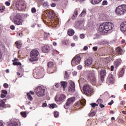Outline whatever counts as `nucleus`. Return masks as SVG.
I'll return each instance as SVG.
<instances>
[{
  "mask_svg": "<svg viewBox=\"0 0 126 126\" xmlns=\"http://www.w3.org/2000/svg\"><path fill=\"white\" fill-rule=\"evenodd\" d=\"M114 28V24L111 22H104L100 24L98 30L102 33H107Z\"/></svg>",
  "mask_w": 126,
  "mask_h": 126,
  "instance_id": "f257e3e1",
  "label": "nucleus"
},
{
  "mask_svg": "<svg viewBox=\"0 0 126 126\" xmlns=\"http://www.w3.org/2000/svg\"><path fill=\"white\" fill-rule=\"evenodd\" d=\"M87 80L90 81L93 85H96L97 80L96 79V77H95V73L92 71H89L87 75Z\"/></svg>",
  "mask_w": 126,
  "mask_h": 126,
  "instance_id": "f03ea898",
  "label": "nucleus"
},
{
  "mask_svg": "<svg viewBox=\"0 0 126 126\" xmlns=\"http://www.w3.org/2000/svg\"><path fill=\"white\" fill-rule=\"evenodd\" d=\"M39 51L36 49L32 50L30 53V62H37L39 60Z\"/></svg>",
  "mask_w": 126,
  "mask_h": 126,
  "instance_id": "7ed1b4c3",
  "label": "nucleus"
},
{
  "mask_svg": "<svg viewBox=\"0 0 126 126\" xmlns=\"http://www.w3.org/2000/svg\"><path fill=\"white\" fill-rule=\"evenodd\" d=\"M115 12L117 15H124L126 12V5L123 4L118 6L116 8Z\"/></svg>",
  "mask_w": 126,
  "mask_h": 126,
  "instance_id": "20e7f679",
  "label": "nucleus"
},
{
  "mask_svg": "<svg viewBox=\"0 0 126 126\" xmlns=\"http://www.w3.org/2000/svg\"><path fill=\"white\" fill-rule=\"evenodd\" d=\"M93 92V88L89 85H85L83 88V94H85L87 96H90Z\"/></svg>",
  "mask_w": 126,
  "mask_h": 126,
  "instance_id": "39448f33",
  "label": "nucleus"
},
{
  "mask_svg": "<svg viewBox=\"0 0 126 126\" xmlns=\"http://www.w3.org/2000/svg\"><path fill=\"white\" fill-rule=\"evenodd\" d=\"M13 22L16 25H22L23 20H22L21 14L17 13L13 18Z\"/></svg>",
  "mask_w": 126,
  "mask_h": 126,
  "instance_id": "423d86ee",
  "label": "nucleus"
},
{
  "mask_svg": "<svg viewBox=\"0 0 126 126\" xmlns=\"http://www.w3.org/2000/svg\"><path fill=\"white\" fill-rule=\"evenodd\" d=\"M45 91H46L45 88L38 87L36 89V94L38 97H43V96H45Z\"/></svg>",
  "mask_w": 126,
  "mask_h": 126,
  "instance_id": "0eeeda50",
  "label": "nucleus"
},
{
  "mask_svg": "<svg viewBox=\"0 0 126 126\" xmlns=\"http://www.w3.org/2000/svg\"><path fill=\"white\" fill-rule=\"evenodd\" d=\"M75 101V97H72L67 99L66 102L64 105V109L67 110L69 107H70L72 104H73V102Z\"/></svg>",
  "mask_w": 126,
  "mask_h": 126,
  "instance_id": "6e6552de",
  "label": "nucleus"
},
{
  "mask_svg": "<svg viewBox=\"0 0 126 126\" xmlns=\"http://www.w3.org/2000/svg\"><path fill=\"white\" fill-rule=\"evenodd\" d=\"M80 61H81L80 56H76L72 60L71 65L72 66H75L80 63Z\"/></svg>",
  "mask_w": 126,
  "mask_h": 126,
  "instance_id": "1a4fd4ad",
  "label": "nucleus"
},
{
  "mask_svg": "<svg viewBox=\"0 0 126 126\" xmlns=\"http://www.w3.org/2000/svg\"><path fill=\"white\" fill-rule=\"evenodd\" d=\"M69 86L68 88V91L69 93H74L75 92V84L74 82L70 81Z\"/></svg>",
  "mask_w": 126,
  "mask_h": 126,
  "instance_id": "9d476101",
  "label": "nucleus"
},
{
  "mask_svg": "<svg viewBox=\"0 0 126 126\" xmlns=\"http://www.w3.org/2000/svg\"><path fill=\"white\" fill-rule=\"evenodd\" d=\"M16 7L18 9V10H23V9L26 8V5L24 2L21 1L16 4Z\"/></svg>",
  "mask_w": 126,
  "mask_h": 126,
  "instance_id": "9b49d317",
  "label": "nucleus"
},
{
  "mask_svg": "<svg viewBox=\"0 0 126 126\" xmlns=\"http://www.w3.org/2000/svg\"><path fill=\"white\" fill-rule=\"evenodd\" d=\"M114 82L115 78H114V76L111 74H109L106 80V83L108 84H113Z\"/></svg>",
  "mask_w": 126,
  "mask_h": 126,
  "instance_id": "f8f14e48",
  "label": "nucleus"
},
{
  "mask_svg": "<svg viewBox=\"0 0 126 126\" xmlns=\"http://www.w3.org/2000/svg\"><path fill=\"white\" fill-rule=\"evenodd\" d=\"M100 74V80L102 82H103V81H105V77H106V75H107V72L106 70H101Z\"/></svg>",
  "mask_w": 126,
  "mask_h": 126,
  "instance_id": "ddd939ff",
  "label": "nucleus"
},
{
  "mask_svg": "<svg viewBox=\"0 0 126 126\" xmlns=\"http://www.w3.org/2000/svg\"><path fill=\"white\" fill-rule=\"evenodd\" d=\"M50 47L49 45H45L42 46L41 50L42 53H49L50 50Z\"/></svg>",
  "mask_w": 126,
  "mask_h": 126,
  "instance_id": "4468645a",
  "label": "nucleus"
},
{
  "mask_svg": "<svg viewBox=\"0 0 126 126\" xmlns=\"http://www.w3.org/2000/svg\"><path fill=\"white\" fill-rule=\"evenodd\" d=\"M65 98H66V96L65 95L63 94L60 95L59 98H57V97L55 98V101H57V102H63L65 101Z\"/></svg>",
  "mask_w": 126,
  "mask_h": 126,
  "instance_id": "2eb2a0df",
  "label": "nucleus"
},
{
  "mask_svg": "<svg viewBox=\"0 0 126 126\" xmlns=\"http://www.w3.org/2000/svg\"><path fill=\"white\" fill-rule=\"evenodd\" d=\"M93 63V59L92 58H89L85 61V64L87 66H90Z\"/></svg>",
  "mask_w": 126,
  "mask_h": 126,
  "instance_id": "dca6fc26",
  "label": "nucleus"
},
{
  "mask_svg": "<svg viewBox=\"0 0 126 126\" xmlns=\"http://www.w3.org/2000/svg\"><path fill=\"white\" fill-rule=\"evenodd\" d=\"M85 104H86V102H85V100H80L76 103V107L82 108L83 106H85Z\"/></svg>",
  "mask_w": 126,
  "mask_h": 126,
  "instance_id": "f3484780",
  "label": "nucleus"
},
{
  "mask_svg": "<svg viewBox=\"0 0 126 126\" xmlns=\"http://www.w3.org/2000/svg\"><path fill=\"white\" fill-rule=\"evenodd\" d=\"M48 16L51 20H53L55 18V16H56V13L54 12L53 11H50L48 12Z\"/></svg>",
  "mask_w": 126,
  "mask_h": 126,
  "instance_id": "a211bd4d",
  "label": "nucleus"
},
{
  "mask_svg": "<svg viewBox=\"0 0 126 126\" xmlns=\"http://www.w3.org/2000/svg\"><path fill=\"white\" fill-rule=\"evenodd\" d=\"M120 30L122 32H126V22H124L121 24Z\"/></svg>",
  "mask_w": 126,
  "mask_h": 126,
  "instance_id": "6ab92c4d",
  "label": "nucleus"
},
{
  "mask_svg": "<svg viewBox=\"0 0 126 126\" xmlns=\"http://www.w3.org/2000/svg\"><path fill=\"white\" fill-rule=\"evenodd\" d=\"M116 54L121 56V55H123L124 54V50L121 48V47H117L116 49Z\"/></svg>",
  "mask_w": 126,
  "mask_h": 126,
  "instance_id": "aec40b11",
  "label": "nucleus"
},
{
  "mask_svg": "<svg viewBox=\"0 0 126 126\" xmlns=\"http://www.w3.org/2000/svg\"><path fill=\"white\" fill-rule=\"evenodd\" d=\"M122 63V60L119 59H117L115 62H114V65L116 66V67H118L119 65H120Z\"/></svg>",
  "mask_w": 126,
  "mask_h": 126,
  "instance_id": "412c9836",
  "label": "nucleus"
},
{
  "mask_svg": "<svg viewBox=\"0 0 126 126\" xmlns=\"http://www.w3.org/2000/svg\"><path fill=\"white\" fill-rule=\"evenodd\" d=\"M90 1L92 4H98L102 1V0H90Z\"/></svg>",
  "mask_w": 126,
  "mask_h": 126,
  "instance_id": "4be33fe9",
  "label": "nucleus"
},
{
  "mask_svg": "<svg viewBox=\"0 0 126 126\" xmlns=\"http://www.w3.org/2000/svg\"><path fill=\"white\" fill-rule=\"evenodd\" d=\"M61 86L63 87V91H65V88H66V86H67V82L62 81L61 82Z\"/></svg>",
  "mask_w": 126,
  "mask_h": 126,
  "instance_id": "5701e85b",
  "label": "nucleus"
},
{
  "mask_svg": "<svg viewBox=\"0 0 126 126\" xmlns=\"http://www.w3.org/2000/svg\"><path fill=\"white\" fill-rule=\"evenodd\" d=\"M67 34L69 36H73L74 35V31L73 30L70 29L68 30Z\"/></svg>",
  "mask_w": 126,
  "mask_h": 126,
  "instance_id": "b1692460",
  "label": "nucleus"
},
{
  "mask_svg": "<svg viewBox=\"0 0 126 126\" xmlns=\"http://www.w3.org/2000/svg\"><path fill=\"white\" fill-rule=\"evenodd\" d=\"M124 73H125V68H123L122 69L119 71L118 73V75L119 77H122L124 76Z\"/></svg>",
  "mask_w": 126,
  "mask_h": 126,
  "instance_id": "393cba45",
  "label": "nucleus"
},
{
  "mask_svg": "<svg viewBox=\"0 0 126 126\" xmlns=\"http://www.w3.org/2000/svg\"><path fill=\"white\" fill-rule=\"evenodd\" d=\"M15 45L18 49H20L22 46V43H21L20 41H17L15 42Z\"/></svg>",
  "mask_w": 126,
  "mask_h": 126,
  "instance_id": "a878e982",
  "label": "nucleus"
},
{
  "mask_svg": "<svg viewBox=\"0 0 126 126\" xmlns=\"http://www.w3.org/2000/svg\"><path fill=\"white\" fill-rule=\"evenodd\" d=\"M0 107L1 108H6L5 103L2 100H0Z\"/></svg>",
  "mask_w": 126,
  "mask_h": 126,
  "instance_id": "bb28decb",
  "label": "nucleus"
},
{
  "mask_svg": "<svg viewBox=\"0 0 126 126\" xmlns=\"http://www.w3.org/2000/svg\"><path fill=\"white\" fill-rule=\"evenodd\" d=\"M78 13L77 12V10H75L74 12V14L72 16V19H75L77 17V15Z\"/></svg>",
  "mask_w": 126,
  "mask_h": 126,
  "instance_id": "cd10ccee",
  "label": "nucleus"
},
{
  "mask_svg": "<svg viewBox=\"0 0 126 126\" xmlns=\"http://www.w3.org/2000/svg\"><path fill=\"white\" fill-rule=\"evenodd\" d=\"M8 126H18V123L16 122H12L8 125Z\"/></svg>",
  "mask_w": 126,
  "mask_h": 126,
  "instance_id": "c85d7f7f",
  "label": "nucleus"
},
{
  "mask_svg": "<svg viewBox=\"0 0 126 126\" xmlns=\"http://www.w3.org/2000/svg\"><path fill=\"white\" fill-rule=\"evenodd\" d=\"M47 66L50 68H53L54 67V63H53L52 62H48L47 63Z\"/></svg>",
  "mask_w": 126,
  "mask_h": 126,
  "instance_id": "c756f323",
  "label": "nucleus"
},
{
  "mask_svg": "<svg viewBox=\"0 0 126 126\" xmlns=\"http://www.w3.org/2000/svg\"><path fill=\"white\" fill-rule=\"evenodd\" d=\"M27 96L28 97V100H30V101H32V100H33V97H32L31 94H30V93H27Z\"/></svg>",
  "mask_w": 126,
  "mask_h": 126,
  "instance_id": "7c9ffc66",
  "label": "nucleus"
},
{
  "mask_svg": "<svg viewBox=\"0 0 126 126\" xmlns=\"http://www.w3.org/2000/svg\"><path fill=\"white\" fill-rule=\"evenodd\" d=\"M64 77V78H66V79H68V78H69V75H68V73L67 72V71H66L65 72Z\"/></svg>",
  "mask_w": 126,
  "mask_h": 126,
  "instance_id": "2f4dec72",
  "label": "nucleus"
},
{
  "mask_svg": "<svg viewBox=\"0 0 126 126\" xmlns=\"http://www.w3.org/2000/svg\"><path fill=\"white\" fill-rule=\"evenodd\" d=\"M85 14H86V10L84 9L79 15V16H85Z\"/></svg>",
  "mask_w": 126,
  "mask_h": 126,
  "instance_id": "473e14b6",
  "label": "nucleus"
},
{
  "mask_svg": "<svg viewBox=\"0 0 126 126\" xmlns=\"http://www.w3.org/2000/svg\"><path fill=\"white\" fill-rule=\"evenodd\" d=\"M95 115H96V113H95V112L93 111V112H91L88 114V116H89V117H94V116H95Z\"/></svg>",
  "mask_w": 126,
  "mask_h": 126,
  "instance_id": "72a5a7b5",
  "label": "nucleus"
},
{
  "mask_svg": "<svg viewBox=\"0 0 126 126\" xmlns=\"http://www.w3.org/2000/svg\"><path fill=\"white\" fill-rule=\"evenodd\" d=\"M13 65H20V66H21V65H22L21 63L18 62L13 63Z\"/></svg>",
  "mask_w": 126,
  "mask_h": 126,
  "instance_id": "f704fd0d",
  "label": "nucleus"
},
{
  "mask_svg": "<svg viewBox=\"0 0 126 126\" xmlns=\"http://www.w3.org/2000/svg\"><path fill=\"white\" fill-rule=\"evenodd\" d=\"M91 105L94 109H95V107H98V104L96 103H92L91 104Z\"/></svg>",
  "mask_w": 126,
  "mask_h": 126,
  "instance_id": "c9c22d12",
  "label": "nucleus"
},
{
  "mask_svg": "<svg viewBox=\"0 0 126 126\" xmlns=\"http://www.w3.org/2000/svg\"><path fill=\"white\" fill-rule=\"evenodd\" d=\"M96 103L100 105V104H102V103H103V100L101 98H99L97 100Z\"/></svg>",
  "mask_w": 126,
  "mask_h": 126,
  "instance_id": "e433bc0d",
  "label": "nucleus"
},
{
  "mask_svg": "<svg viewBox=\"0 0 126 126\" xmlns=\"http://www.w3.org/2000/svg\"><path fill=\"white\" fill-rule=\"evenodd\" d=\"M49 107L51 109H54V108L56 107V104H49Z\"/></svg>",
  "mask_w": 126,
  "mask_h": 126,
  "instance_id": "4c0bfd02",
  "label": "nucleus"
},
{
  "mask_svg": "<svg viewBox=\"0 0 126 126\" xmlns=\"http://www.w3.org/2000/svg\"><path fill=\"white\" fill-rule=\"evenodd\" d=\"M102 5H108V1L104 0L102 1Z\"/></svg>",
  "mask_w": 126,
  "mask_h": 126,
  "instance_id": "58836bf2",
  "label": "nucleus"
},
{
  "mask_svg": "<svg viewBox=\"0 0 126 126\" xmlns=\"http://www.w3.org/2000/svg\"><path fill=\"white\" fill-rule=\"evenodd\" d=\"M54 117L55 118H58V117H59V112H58L55 111L54 113Z\"/></svg>",
  "mask_w": 126,
  "mask_h": 126,
  "instance_id": "ea45409f",
  "label": "nucleus"
},
{
  "mask_svg": "<svg viewBox=\"0 0 126 126\" xmlns=\"http://www.w3.org/2000/svg\"><path fill=\"white\" fill-rule=\"evenodd\" d=\"M21 115L24 118H26L27 114L26 112H21Z\"/></svg>",
  "mask_w": 126,
  "mask_h": 126,
  "instance_id": "a19ab883",
  "label": "nucleus"
},
{
  "mask_svg": "<svg viewBox=\"0 0 126 126\" xmlns=\"http://www.w3.org/2000/svg\"><path fill=\"white\" fill-rule=\"evenodd\" d=\"M31 11H32V13H35L36 11V8H35V7L32 8L31 9Z\"/></svg>",
  "mask_w": 126,
  "mask_h": 126,
  "instance_id": "79ce46f5",
  "label": "nucleus"
},
{
  "mask_svg": "<svg viewBox=\"0 0 126 126\" xmlns=\"http://www.w3.org/2000/svg\"><path fill=\"white\" fill-rule=\"evenodd\" d=\"M1 93H2L3 94H4L5 95H7V91H6V90H2L1 91Z\"/></svg>",
  "mask_w": 126,
  "mask_h": 126,
  "instance_id": "37998d69",
  "label": "nucleus"
},
{
  "mask_svg": "<svg viewBox=\"0 0 126 126\" xmlns=\"http://www.w3.org/2000/svg\"><path fill=\"white\" fill-rule=\"evenodd\" d=\"M4 6L0 7V11H1V12H3V11H4Z\"/></svg>",
  "mask_w": 126,
  "mask_h": 126,
  "instance_id": "c03bdc74",
  "label": "nucleus"
},
{
  "mask_svg": "<svg viewBox=\"0 0 126 126\" xmlns=\"http://www.w3.org/2000/svg\"><path fill=\"white\" fill-rule=\"evenodd\" d=\"M93 51H94V52H96V51H97V50H98V47L97 46H94V47H93Z\"/></svg>",
  "mask_w": 126,
  "mask_h": 126,
  "instance_id": "a18cd8bd",
  "label": "nucleus"
},
{
  "mask_svg": "<svg viewBox=\"0 0 126 126\" xmlns=\"http://www.w3.org/2000/svg\"><path fill=\"white\" fill-rule=\"evenodd\" d=\"M3 87H4V88H8V84L4 83L3 84Z\"/></svg>",
  "mask_w": 126,
  "mask_h": 126,
  "instance_id": "49530a36",
  "label": "nucleus"
},
{
  "mask_svg": "<svg viewBox=\"0 0 126 126\" xmlns=\"http://www.w3.org/2000/svg\"><path fill=\"white\" fill-rule=\"evenodd\" d=\"M112 104H114L113 100H111V101L108 103V105H109V106H111L112 105Z\"/></svg>",
  "mask_w": 126,
  "mask_h": 126,
  "instance_id": "de8ad7c7",
  "label": "nucleus"
},
{
  "mask_svg": "<svg viewBox=\"0 0 126 126\" xmlns=\"http://www.w3.org/2000/svg\"><path fill=\"white\" fill-rule=\"evenodd\" d=\"M10 28L11 29V30H14L15 29V27L14 25H11L10 26Z\"/></svg>",
  "mask_w": 126,
  "mask_h": 126,
  "instance_id": "09e8293b",
  "label": "nucleus"
},
{
  "mask_svg": "<svg viewBox=\"0 0 126 126\" xmlns=\"http://www.w3.org/2000/svg\"><path fill=\"white\" fill-rule=\"evenodd\" d=\"M43 6H44V7H46V6H47L48 5V2H44L43 4H42Z\"/></svg>",
  "mask_w": 126,
  "mask_h": 126,
  "instance_id": "8fccbe9b",
  "label": "nucleus"
},
{
  "mask_svg": "<svg viewBox=\"0 0 126 126\" xmlns=\"http://www.w3.org/2000/svg\"><path fill=\"white\" fill-rule=\"evenodd\" d=\"M73 39L75 41H77V40L78 39V37H77V36L76 35H74L73 36Z\"/></svg>",
  "mask_w": 126,
  "mask_h": 126,
  "instance_id": "3c124183",
  "label": "nucleus"
},
{
  "mask_svg": "<svg viewBox=\"0 0 126 126\" xmlns=\"http://www.w3.org/2000/svg\"><path fill=\"white\" fill-rule=\"evenodd\" d=\"M85 37V35H84V34H82L80 35V38H81V39H84Z\"/></svg>",
  "mask_w": 126,
  "mask_h": 126,
  "instance_id": "603ef678",
  "label": "nucleus"
},
{
  "mask_svg": "<svg viewBox=\"0 0 126 126\" xmlns=\"http://www.w3.org/2000/svg\"><path fill=\"white\" fill-rule=\"evenodd\" d=\"M60 86H61V84L59 83L55 85V87H56V88H59V87H60Z\"/></svg>",
  "mask_w": 126,
  "mask_h": 126,
  "instance_id": "864d4df0",
  "label": "nucleus"
},
{
  "mask_svg": "<svg viewBox=\"0 0 126 126\" xmlns=\"http://www.w3.org/2000/svg\"><path fill=\"white\" fill-rule=\"evenodd\" d=\"M0 97L1 98H5V97H6V95H5V94H1Z\"/></svg>",
  "mask_w": 126,
  "mask_h": 126,
  "instance_id": "5fc2aeb1",
  "label": "nucleus"
},
{
  "mask_svg": "<svg viewBox=\"0 0 126 126\" xmlns=\"http://www.w3.org/2000/svg\"><path fill=\"white\" fill-rule=\"evenodd\" d=\"M88 50V47L87 46H85L83 48V51H86Z\"/></svg>",
  "mask_w": 126,
  "mask_h": 126,
  "instance_id": "6e6d98bb",
  "label": "nucleus"
},
{
  "mask_svg": "<svg viewBox=\"0 0 126 126\" xmlns=\"http://www.w3.org/2000/svg\"><path fill=\"white\" fill-rule=\"evenodd\" d=\"M56 5L57 4H56L55 3H52L51 5V6H52V7H55Z\"/></svg>",
  "mask_w": 126,
  "mask_h": 126,
  "instance_id": "4d7b16f0",
  "label": "nucleus"
},
{
  "mask_svg": "<svg viewBox=\"0 0 126 126\" xmlns=\"http://www.w3.org/2000/svg\"><path fill=\"white\" fill-rule=\"evenodd\" d=\"M12 62L13 63H16L17 62H18V59L17 58H15L14 60H12Z\"/></svg>",
  "mask_w": 126,
  "mask_h": 126,
  "instance_id": "13d9d810",
  "label": "nucleus"
},
{
  "mask_svg": "<svg viewBox=\"0 0 126 126\" xmlns=\"http://www.w3.org/2000/svg\"><path fill=\"white\" fill-rule=\"evenodd\" d=\"M5 4L7 6H9L10 5V3L9 2H8V1H6L5 2Z\"/></svg>",
  "mask_w": 126,
  "mask_h": 126,
  "instance_id": "bf43d9fd",
  "label": "nucleus"
},
{
  "mask_svg": "<svg viewBox=\"0 0 126 126\" xmlns=\"http://www.w3.org/2000/svg\"><path fill=\"white\" fill-rule=\"evenodd\" d=\"M30 93V94L31 95H34L35 94V93L32 92V91H30L29 93Z\"/></svg>",
  "mask_w": 126,
  "mask_h": 126,
  "instance_id": "052dcab7",
  "label": "nucleus"
},
{
  "mask_svg": "<svg viewBox=\"0 0 126 126\" xmlns=\"http://www.w3.org/2000/svg\"><path fill=\"white\" fill-rule=\"evenodd\" d=\"M99 107H100V108H105V105L102 103H100V104H99Z\"/></svg>",
  "mask_w": 126,
  "mask_h": 126,
  "instance_id": "680f3d73",
  "label": "nucleus"
},
{
  "mask_svg": "<svg viewBox=\"0 0 126 126\" xmlns=\"http://www.w3.org/2000/svg\"><path fill=\"white\" fill-rule=\"evenodd\" d=\"M78 69H82V65H79L78 66Z\"/></svg>",
  "mask_w": 126,
  "mask_h": 126,
  "instance_id": "e2e57ef3",
  "label": "nucleus"
},
{
  "mask_svg": "<svg viewBox=\"0 0 126 126\" xmlns=\"http://www.w3.org/2000/svg\"><path fill=\"white\" fill-rule=\"evenodd\" d=\"M114 67L113 65H112L111 66V68H110V70H111V71H114Z\"/></svg>",
  "mask_w": 126,
  "mask_h": 126,
  "instance_id": "0e129e2a",
  "label": "nucleus"
},
{
  "mask_svg": "<svg viewBox=\"0 0 126 126\" xmlns=\"http://www.w3.org/2000/svg\"><path fill=\"white\" fill-rule=\"evenodd\" d=\"M125 104H126V101L123 100L121 101L122 105H125Z\"/></svg>",
  "mask_w": 126,
  "mask_h": 126,
  "instance_id": "69168bd1",
  "label": "nucleus"
},
{
  "mask_svg": "<svg viewBox=\"0 0 126 126\" xmlns=\"http://www.w3.org/2000/svg\"><path fill=\"white\" fill-rule=\"evenodd\" d=\"M42 107H47V104L46 103H43Z\"/></svg>",
  "mask_w": 126,
  "mask_h": 126,
  "instance_id": "338daca9",
  "label": "nucleus"
},
{
  "mask_svg": "<svg viewBox=\"0 0 126 126\" xmlns=\"http://www.w3.org/2000/svg\"><path fill=\"white\" fill-rule=\"evenodd\" d=\"M122 114L124 115H126V111H122Z\"/></svg>",
  "mask_w": 126,
  "mask_h": 126,
  "instance_id": "774afa93",
  "label": "nucleus"
}]
</instances>
